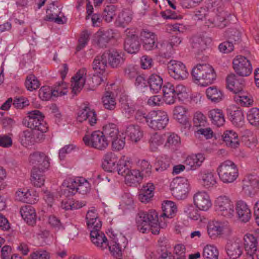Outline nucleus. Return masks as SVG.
Instances as JSON below:
<instances>
[{
    "instance_id": "57",
    "label": "nucleus",
    "mask_w": 259,
    "mask_h": 259,
    "mask_svg": "<svg viewBox=\"0 0 259 259\" xmlns=\"http://www.w3.org/2000/svg\"><path fill=\"white\" fill-rule=\"evenodd\" d=\"M25 86L28 90L33 91L38 89L40 84L38 80L34 75L30 74L26 78Z\"/></svg>"
},
{
    "instance_id": "32",
    "label": "nucleus",
    "mask_w": 259,
    "mask_h": 259,
    "mask_svg": "<svg viewBox=\"0 0 259 259\" xmlns=\"http://www.w3.org/2000/svg\"><path fill=\"white\" fill-rule=\"evenodd\" d=\"M155 186L152 183H147L143 186L141 191L138 195L139 200L142 203L149 202L154 196Z\"/></svg>"
},
{
    "instance_id": "42",
    "label": "nucleus",
    "mask_w": 259,
    "mask_h": 259,
    "mask_svg": "<svg viewBox=\"0 0 259 259\" xmlns=\"http://www.w3.org/2000/svg\"><path fill=\"white\" fill-rule=\"evenodd\" d=\"M206 94L207 98L214 103L220 102L224 98L223 92L215 86L208 88L206 90Z\"/></svg>"
},
{
    "instance_id": "45",
    "label": "nucleus",
    "mask_w": 259,
    "mask_h": 259,
    "mask_svg": "<svg viewBox=\"0 0 259 259\" xmlns=\"http://www.w3.org/2000/svg\"><path fill=\"white\" fill-rule=\"evenodd\" d=\"M235 101L243 106H249L252 104L253 100L251 96L248 93L240 91L234 96Z\"/></svg>"
},
{
    "instance_id": "33",
    "label": "nucleus",
    "mask_w": 259,
    "mask_h": 259,
    "mask_svg": "<svg viewBox=\"0 0 259 259\" xmlns=\"http://www.w3.org/2000/svg\"><path fill=\"white\" fill-rule=\"evenodd\" d=\"M21 215L24 221L29 225L36 223V214L35 209L30 205L22 206L20 210Z\"/></svg>"
},
{
    "instance_id": "50",
    "label": "nucleus",
    "mask_w": 259,
    "mask_h": 259,
    "mask_svg": "<svg viewBox=\"0 0 259 259\" xmlns=\"http://www.w3.org/2000/svg\"><path fill=\"white\" fill-rule=\"evenodd\" d=\"M219 255V250L215 245L207 244L204 246L203 252L204 259H218Z\"/></svg>"
},
{
    "instance_id": "37",
    "label": "nucleus",
    "mask_w": 259,
    "mask_h": 259,
    "mask_svg": "<svg viewBox=\"0 0 259 259\" xmlns=\"http://www.w3.org/2000/svg\"><path fill=\"white\" fill-rule=\"evenodd\" d=\"M208 115L212 123L218 127L223 126L225 122L224 114L220 109L214 108L210 110Z\"/></svg>"
},
{
    "instance_id": "3",
    "label": "nucleus",
    "mask_w": 259,
    "mask_h": 259,
    "mask_svg": "<svg viewBox=\"0 0 259 259\" xmlns=\"http://www.w3.org/2000/svg\"><path fill=\"white\" fill-rule=\"evenodd\" d=\"M136 224L138 230L143 233L151 230L153 234H158L159 229L166 226V221L160 219L157 212L154 209L139 212L136 218Z\"/></svg>"
},
{
    "instance_id": "2",
    "label": "nucleus",
    "mask_w": 259,
    "mask_h": 259,
    "mask_svg": "<svg viewBox=\"0 0 259 259\" xmlns=\"http://www.w3.org/2000/svg\"><path fill=\"white\" fill-rule=\"evenodd\" d=\"M135 117L138 122L146 123L154 131L164 129L169 122L167 113L161 110H153L149 112L143 110H138L136 111Z\"/></svg>"
},
{
    "instance_id": "40",
    "label": "nucleus",
    "mask_w": 259,
    "mask_h": 259,
    "mask_svg": "<svg viewBox=\"0 0 259 259\" xmlns=\"http://www.w3.org/2000/svg\"><path fill=\"white\" fill-rule=\"evenodd\" d=\"M226 83L228 89L235 94L242 91V85L238 81L236 75L233 73L227 76Z\"/></svg>"
},
{
    "instance_id": "21",
    "label": "nucleus",
    "mask_w": 259,
    "mask_h": 259,
    "mask_svg": "<svg viewBox=\"0 0 259 259\" xmlns=\"http://www.w3.org/2000/svg\"><path fill=\"white\" fill-rule=\"evenodd\" d=\"M229 118L232 124L236 126L241 127L244 123V115L239 107L231 105L227 109Z\"/></svg>"
},
{
    "instance_id": "30",
    "label": "nucleus",
    "mask_w": 259,
    "mask_h": 259,
    "mask_svg": "<svg viewBox=\"0 0 259 259\" xmlns=\"http://www.w3.org/2000/svg\"><path fill=\"white\" fill-rule=\"evenodd\" d=\"M163 100L167 105H172L176 101L174 85L170 82H166L162 88Z\"/></svg>"
},
{
    "instance_id": "51",
    "label": "nucleus",
    "mask_w": 259,
    "mask_h": 259,
    "mask_svg": "<svg viewBox=\"0 0 259 259\" xmlns=\"http://www.w3.org/2000/svg\"><path fill=\"white\" fill-rule=\"evenodd\" d=\"M43 171L33 168L31 174V182L36 187H40L44 185L45 178L42 173Z\"/></svg>"
},
{
    "instance_id": "12",
    "label": "nucleus",
    "mask_w": 259,
    "mask_h": 259,
    "mask_svg": "<svg viewBox=\"0 0 259 259\" xmlns=\"http://www.w3.org/2000/svg\"><path fill=\"white\" fill-rule=\"evenodd\" d=\"M167 67L170 76L176 80H185L189 76L185 65L180 61L170 60L168 62Z\"/></svg>"
},
{
    "instance_id": "46",
    "label": "nucleus",
    "mask_w": 259,
    "mask_h": 259,
    "mask_svg": "<svg viewBox=\"0 0 259 259\" xmlns=\"http://www.w3.org/2000/svg\"><path fill=\"white\" fill-rule=\"evenodd\" d=\"M84 205L83 202L66 198L62 201L61 207L66 210H74L80 208Z\"/></svg>"
},
{
    "instance_id": "31",
    "label": "nucleus",
    "mask_w": 259,
    "mask_h": 259,
    "mask_svg": "<svg viewBox=\"0 0 259 259\" xmlns=\"http://www.w3.org/2000/svg\"><path fill=\"white\" fill-rule=\"evenodd\" d=\"M243 247L245 252H256L258 241L257 238L252 234L246 233L243 237Z\"/></svg>"
},
{
    "instance_id": "34",
    "label": "nucleus",
    "mask_w": 259,
    "mask_h": 259,
    "mask_svg": "<svg viewBox=\"0 0 259 259\" xmlns=\"http://www.w3.org/2000/svg\"><path fill=\"white\" fill-rule=\"evenodd\" d=\"M19 137L20 142L25 147L33 145L38 141L36 134L32 130L24 131L19 134Z\"/></svg>"
},
{
    "instance_id": "59",
    "label": "nucleus",
    "mask_w": 259,
    "mask_h": 259,
    "mask_svg": "<svg viewBox=\"0 0 259 259\" xmlns=\"http://www.w3.org/2000/svg\"><path fill=\"white\" fill-rule=\"evenodd\" d=\"M247 118L251 124L259 125V109L253 108L249 110L247 114Z\"/></svg>"
},
{
    "instance_id": "38",
    "label": "nucleus",
    "mask_w": 259,
    "mask_h": 259,
    "mask_svg": "<svg viewBox=\"0 0 259 259\" xmlns=\"http://www.w3.org/2000/svg\"><path fill=\"white\" fill-rule=\"evenodd\" d=\"M125 134L132 142H137L143 137V133L140 126L131 124L127 126Z\"/></svg>"
},
{
    "instance_id": "24",
    "label": "nucleus",
    "mask_w": 259,
    "mask_h": 259,
    "mask_svg": "<svg viewBox=\"0 0 259 259\" xmlns=\"http://www.w3.org/2000/svg\"><path fill=\"white\" fill-rule=\"evenodd\" d=\"M87 70L82 68L72 77L71 89L74 94H77L82 89L85 82Z\"/></svg>"
},
{
    "instance_id": "11",
    "label": "nucleus",
    "mask_w": 259,
    "mask_h": 259,
    "mask_svg": "<svg viewBox=\"0 0 259 259\" xmlns=\"http://www.w3.org/2000/svg\"><path fill=\"white\" fill-rule=\"evenodd\" d=\"M125 35L124 50L128 53L136 54L140 50V44L137 35V29L135 28H128L124 31Z\"/></svg>"
},
{
    "instance_id": "39",
    "label": "nucleus",
    "mask_w": 259,
    "mask_h": 259,
    "mask_svg": "<svg viewBox=\"0 0 259 259\" xmlns=\"http://www.w3.org/2000/svg\"><path fill=\"white\" fill-rule=\"evenodd\" d=\"M95 37L98 44L103 47L114 37V32L112 29H101L96 32Z\"/></svg>"
},
{
    "instance_id": "26",
    "label": "nucleus",
    "mask_w": 259,
    "mask_h": 259,
    "mask_svg": "<svg viewBox=\"0 0 259 259\" xmlns=\"http://www.w3.org/2000/svg\"><path fill=\"white\" fill-rule=\"evenodd\" d=\"M78 177L67 178L65 179L62 184V194L68 197L74 195L77 192V185Z\"/></svg>"
},
{
    "instance_id": "14",
    "label": "nucleus",
    "mask_w": 259,
    "mask_h": 259,
    "mask_svg": "<svg viewBox=\"0 0 259 259\" xmlns=\"http://www.w3.org/2000/svg\"><path fill=\"white\" fill-rule=\"evenodd\" d=\"M234 218L242 223H247L250 220L252 213L250 206L246 202L242 200H238L234 204Z\"/></svg>"
},
{
    "instance_id": "48",
    "label": "nucleus",
    "mask_w": 259,
    "mask_h": 259,
    "mask_svg": "<svg viewBox=\"0 0 259 259\" xmlns=\"http://www.w3.org/2000/svg\"><path fill=\"white\" fill-rule=\"evenodd\" d=\"M108 247L113 255L119 256L121 255L125 245L120 244L118 238L116 236H114V238L110 240Z\"/></svg>"
},
{
    "instance_id": "58",
    "label": "nucleus",
    "mask_w": 259,
    "mask_h": 259,
    "mask_svg": "<svg viewBox=\"0 0 259 259\" xmlns=\"http://www.w3.org/2000/svg\"><path fill=\"white\" fill-rule=\"evenodd\" d=\"M217 11L219 13L217 14L215 18L213 19L211 23L219 27L223 28L227 25L226 13L223 11H219V10H217Z\"/></svg>"
},
{
    "instance_id": "16",
    "label": "nucleus",
    "mask_w": 259,
    "mask_h": 259,
    "mask_svg": "<svg viewBox=\"0 0 259 259\" xmlns=\"http://www.w3.org/2000/svg\"><path fill=\"white\" fill-rule=\"evenodd\" d=\"M233 68L239 76H248L252 72V66L250 61L245 57L237 56L232 62Z\"/></svg>"
},
{
    "instance_id": "60",
    "label": "nucleus",
    "mask_w": 259,
    "mask_h": 259,
    "mask_svg": "<svg viewBox=\"0 0 259 259\" xmlns=\"http://www.w3.org/2000/svg\"><path fill=\"white\" fill-rule=\"evenodd\" d=\"M68 85L65 82H59L53 90V96L59 97L65 95L68 93Z\"/></svg>"
},
{
    "instance_id": "8",
    "label": "nucleus",
    "mask_w": 259,
    "mask_h": 259,
    "mask_svg": "<svg viewBox=\"0 0 259 259\" xmlns=\"http://www.w3.org/2000/svg\"><path fill=\"white\" fill-rule=\"evenodd\" d=\"M23 124L30 128L45 133L48 130L43 114L38 110L29 111L23 120Z\"/></svg>"
},
{
    "instance_id": "1",
    "label": "nucleus",
    "mask_w": 259,
    "mask_h": 259,
    "mask_svg": "<svg viewBox=\"0 0 259 259\" xmlns=\"http://www.w3.org/2000/svg\"><path fill=\"white\" fill-rule=\"evenodd\" d=\"M132 161L129 158L119 172V176L124 179L126 184L136 187L140 184L144 178H149L152 174V165L145 159L139 160L137 165L140 168H132Z\"/></svg>"
},
{
    "instance_id": "61",
    "label": "nucleus",
    "mask_w": 259,
    "mask_h": 259,
    "mask_svg": "<svg viewBox=\"0 0 259 259\" xmlns=\"http://www.w3.org/2000/svg\"><path fill=\"white\" fill-rule=\"evenodd\" d=\"M77 182V192L84 194L89 192L91 186L86 179L82 177H78Z\"/></svg>"
},
{
    "instance_id": "63",
    "label": "nucleus",
    "mask_w": 259,
    "mask_h": 259,
    "mask_svg": "<svg viewBox=\"0 0 259 259\" xmlns=\"http://www.w3.org/2000/svg\"><path fill=\"white\" fill-rule=\"evenodd\" d=\"M116 8L114 5L107 6L104 9L103 12V18L107 22H110L112 21L115 15Z\"/></svg>"
},
{
    "instance_id": "23",
    "label": "nucleus",
    "mask_w": 259,
    "mask_h": 259,
    "mask_svg": "<svg viewBox=\"0 0 259 259\" xmlns=\"http://www.w3.org/2000/svg\"><path fill=\"white\" fill-rule=\"evenodd\" d=\"M124 54L120 51L112 50L104 53V57L112 68H117L124 62Z\"/></svg>"
},
{
    "instance_id": "10",
    "label": "nucleus",
    "mask_w": 259,
    "mask_h": 259,
    "mask_svg": "<svg viewBox=\"0 0 259 259\" xmlns=\"http://www.w3.org/2000/svg\"><path fill=\"white\" fill-rule=\"evenodd\" d=\"M170 188L174 197L178 200H184L188 196L190 183L186 178H177L170 183Z\"/></svg>"
},
{
    "instance_id": "47",
    "label": "nucleus",
    "mask_w": 259,
    "mask_h": 259,
    "mask_svg": "<svg viewBox=\"0 0 259 259\" xmlns=\"http://www.w3.org/2000/svg\"><path fill=\"white\" fill-rule=\"evenodd\" d=\"M107 63L104 53L95 59L93 63V68L95 72H98L99 74H103L105 71Z\"/></svg>"
},
{
    "instance_id": "49",
    "label": "nucleus",
    "mask_w": 259,
    "mask_h": 259,
    "mask_svg": "<svg viewBox=\"0 0 259 259\" xmlns=\"http://www.w3.org/2000/svg\"><path fill=\"white\" fill-rule=\"evenodd\" d=\"M102 132L105 135V137H108L111 140L120 134L117 125L113 123H108L105 124Z\"/></svg>"
},
{
    "instance_id": "62",
    "label": "nucleus",
    "mask_w": 259,
    "mask_h": 259,
    "mask_svg": "<svg viewBox=\"0 0 259 259\" xmlns=\"http://www.w3.org/2000/svg\"><path fill=\"white\" fill-rule=\"evenodd\" d=\"M180 137L178 135L172 133L168 137L165 146L169 148L175 149L180 145Z\"/></svg>"
},
{
    "instance_id": "64",
    "label": "nucleus",
    "mask_w": 259,
    "mask_h": 259,
    "mask_svg": "<svg viewBox=\"0 0 259 259\" xmlns=\"http://www.w3.org/2000/svg\"><path fill=\"white\" fill-rule=\"evenodd\" d=\"M50 253L45 250L39 249L33 251L28 259H50Z\"/></svg>"
},
{
    "instance_id": "55",
    "label": "nucleus",
    "mask_w": 259,
    "mask_h": 259,
    "mask_svg": "<svg viewBox=\"0 0 259 259\" xmlns=\"http://www.w3.org/2000/svg\"><path fill=\"white\" fill-rule=\"evenodd\" d=\"M193 122L194 126L196 127L204 126L207 122V120L203 113L198 111L193 115Z\"/></svg>"
},
{
    "instance_id": "44",
    "label": "nucleus",
    "mask_w": 259,
    "mask_h": 259,
    "mask_svg": "<svg viewBox=\"0 0 259 259\" xmlns=\"http://www.w3.org/2000/svg\"><path fill=\"white\" fill-rule=\"evenodd\" d=\"M175 93L179 101L184 102L189 98L190 93L189 89L182 84L174 85Z\"/></svg>"
},
{
    "instance_id": "53",
    "label": "nucleus",
    "mask_w": 259,
    "mask_h": 259,
    "mask_svg": "<svg viewBox=\"0 0 259 259\" xmlns=\"http://www.w3.org/2000/svg\"><path fill=\"white\" fill-rule=\"evenodd\" d=\"M104 107L108 110H113L116 107V101L113 94L109 92H106L102 98Z\"/></svg>"
},
{
    "instance_id": "6",
    "label": "nucleus",
    "mask_w": 259,
    "mask_h": 259,
    "mask_svg": "<svg viewBox=\"0 0 259 259\" xmlns=\"http://www.w3.org/2000/svg\"><path fill=\"white\" fill-rule=\"evenodd\" d=\"M216 171L220 181L224 184L233 183L239 176L237 165L230 160H226L220 162Z\"/></svg>"
},
{
    "instance_id": "56",
    "label": "nucleus",
    "mask_w": 259,
    "mask_h": 259,
    "mask_svg": "<svg viewBox=\"0 0 259 259\" xmlns=\"http://www.w3.org/2000/svg\"><path fill=\"white\" fill-rule=\"evenodd\" d=\"M112 148L114 151H119L123 149L125 144V137L119 134L116 137L111 139Z\"/></svg>"
},
{
    "instance_id": "13",
    "label": "nucleus",
    "mask_w": 259,
    "mask_h": 259,
    "mask_svg": "<svg viewBox=\"0 0 259 259\" xmlns=\"http://www.w3.org/2000/svg\"><path fill=\"white\" fill-rule=\"evenodd\" d=\"M227 231H230L227 222L213 220L209 221L207 225V234L211 239L221 237Z\"/></svg>"
},
{
    "instance_id": "52",
    "label": "nucleus",
    "mask_w": 259,
    "mask_h": 259,
    "mask_svg": "<svg viewBox=\"0 0 259 259\" xmlns=\"http://www.w3.org/2000/svg\"><path fill=\"white\" fill-rule=\"evenodd\" d=\"M198 210L196 207L195 208L194 206L190 204L185 207L184 212L185 214L191 220H200V221H202V219L201 218Z\"/></svg>"
},
{
    "instance_id": "9",
    "label": "nucleus",
    "mask_w": 259,
    "mask_h": 259,
    "mask_svg": "<svg viewBox=\"0 0 259 259\" xmlns=\"http://www.w3.org/2000/svg\"><path fill=\"white\" fill-rule=\"evenodd\" d=\"M83 141L87 146L101 151L106 150L109 145L106 137L102 131L99 130L85 135L83 138Z\"/></svg>"
},
{
    "instance_id": "22",
    "label": "nucleus",
    "mask_w": 259,
    "mask_h": 259,
    "mask_svg": "<svg viewBox=\"0 0 259 259\" xmlns=\"http://www.w3.org/2000/svg\"><path fill=\"white\" fill-rule=\"evenodd\" d=\"M85 219L88 229L90 232L92 231L101 230L102 224L96 209L92 208L89 210Z\"/></svg>"
},
{
    "instance_id": "25",
    "label": "nucleus",
    "mask_w": 259,
    "mask_h": 259,
    "mask_svg": "<svg viewBox=\"0 0 259 259\" xmlns=\"http://www.w3.org/2000/svg\"><path fill=\"white\" fill-rule=\"evenodd\" d=\"M140 38L143 47L146 51H151L154 48H158V45L155 43L157 38L154 33L143 30L141 32Z\"/></svg>"
},
{
    "instance_id": "27",
    "label": "nucleus",
    "mask_w": 259,
    "mask_h": 259,
    "mask_svg": "<svg viewBox=\"0 0 259 259\" xmlns=\"http://www.w3.org/2000/svg\"><path fill=\"white\" fill-rule=\"evenodd\" d=\"M226 249L228 255L232 259H237L242 254L240 242L237 239H232L228 241Z\"/></svg>"
},
{
    "instance_id": "19",
    "label": "nucleus",
    "mask_w": 259,
    "mask_h": 259,
    "mask_svg": "<svg viewBox=\"0 0 259 259\" xmlns=\"http://www.w3.org/2000/svg\"><path fill=\"white\" fill-rule=\"evenodd\" d=\"M45 19L59 24H63L66 21V19L62 13L61 9L54 3L51 4L47 9Z\"/></svg>"
},
{
    "instance_id": "17",
    "label": "nucleus",
    "mask_w": 259,
    "mask_h": 259,
    "mask_svg": "<svg viewBox=\"0 0 259 259\" xmlns=\"http://www.w3.org/2000/svg\"><path fill=\"white\" fill-rule=\"evenodd\" d=\"M193 203L200 211H207L212 206V202L208 193L205 191H198L193 195Z\"/></svg>"
},
{
    "instance_id": "29",
    "label": "nucleus",
    "mask_w": 259,
    "mask_h": 259,
    "mask_svg": "<svg viewBox=\"0 0 259 259\" xmlns=\"http://www.w3.org/2000/svg\"><path fill=\"white\" fill-rule=\"evenodd\" d=\"M92 242L97 247L101 249H106L109 242L105 235L101 230L92 231L90 232Z\"/></svg>"
},
{
    "instance_id": "5",
    "label": "nucleus",
    "mask_w": 259,
    "mask_h": 259,
    "mask_svg": "<svg viewBox=\"0 0 259 259\" xmlns=\"http://www.w3.org/2000/svg\"><path fill=\"white\" fill-rule=\"evenodd\" d=\"M213 208L219 216L229 220L234 219V203L229 196L222 194L216 197Z\"/></svg>"
},
{
    "instance_id": "43",
    "label": "nucleus",
    "mask_w": 259,
    "mask_h": 259,
    "mask_svg": "<svg viewBox=\"0 0 259 259\" xmlns=\"http://www.w3.org/2000/svg\"><path fill=\"white\" fill-rule=\"evenodd\" d=\"M133 12L130 9L123 10L119 14L116 21L117 25L119 26L124 27L132 20Z\"/></svg>"
},
{
    "instance_id": "28",
    "label": "nucleus",
    "mask_w": 259,
    "mask_h": 259,
    "mask_svg": "<svg viewBox=\"0 0 259 259\" xmlns=\"http://www.w3.org/2000/svg\"><path fill=\"white\" fill-rule=\"evenodd\" d=\"M240 37V33L238 31H235L234 33H231L229 36V40L224 41L219 45L218 49L220 52L224 54H228L232 52L234 49L233 41L239 40Z\"/></svg>"
},
{
    "instance_id": "41",
    "label": "nucleus",
    "mask_w": 259,
    "mask_h": 259,
    "mask_svg": "<svg viewBox=\"0 0 259 259\" xmlns=\"http://www.w3.org/2000/svg\"><path fill=\"white\" fill-rule=\"evenodd\" d=\"M148 83L152 93H157L163 84L162 77L156 74H152L149 78Z\"/></svg>"
},
{
    "instance_id": "15",
    "label": "nucleus",
    "mask_w": 259,
    "mask_h": 259,
    "mask_svg": "<svg viewBox=\"0 0 259 259\" xmlns=\"http://www.w3.org/2000/svg\"><path fill=\"white\" fill-rule=\"evenodd\" d=\"M197 180L199 184L206 189L216 188L218 185L217 178L212 169L200 170L197 174Z\"/></svg>"
},
{
    "instance_id": "18",
    "label": "nucleus",
    "mask_w": 259,
    "mask_h": 259,
    "mask_svg": "<svg viewBox=\"0 0 259 259\" xmlns=\"http://www.w3.org/2000/svg\"><path fill=\"white\" fill-rule=\"evenodd\" d=\"M189 112L188 108L184 105H179L175 106L172 110L174 119L178 123L190 129L192 127L191 122L187 116Z\"/></svg>"
},
{
    "instance_id": "20",
    "label": "nucleus",
    "mask_w": 259,
    "mask_h": 259,
    "mask_svg": "<svg viewBox=\"0 0 259 259\" xmlns=\"http://www.w3.org/2000/svg\"><path fill=\"white\" fill-rule=\"evenodd\" d=\"M205 159V154L203 153H192L187 156L184 164L189 170L195 171L203 165Z\"/></svg>"
},
{
    "instance_id": "4",
    "label": "nucleus",
    "mask_w": 259,
    "mask_h": 259,
    "mask_svg": "<svg viewBox=\"0 0 259 259\" xmlns=\"http://www.w3.org/2000/svg\"><path fill=\"white\" fill-rule=\"evenodd\" d=\"M193 82L200 87H206L216 79L217 74L213 68L207 64H198L192 71Z\"/></svg>"
},
{
    "instance_id": "54",
    "label": "nucleus",
    "mask_w": 259,
    "mask_h": 259,
    "mask_svg": "<svg viewBox=\"0 0 259 259\" xmlns=\"http://www.w3.org/2000/svg\"><path fill=\"white\" fill-rule=\"evenodd\" d=\"M164 139L163 136L158 133H154L151 135L149 139L150 148L154 151L158 146L163 144Z\"/></svg>"
},
{
    "instance_id": "35",
    "label": "nucleus",
    "mask_w": 259,
    "mask_h": 259,
    "mask_svg": "<svg viewBox=\"0 0 259 259\" xmlns=\"http://www.w3.org/2000/svg\"><path fill=\"white\" fill-rule=\"evenodd\" d=\"M222 137L224 142L228 147L236 149L239 146L238 135L235 131L227 130L224 133Z\"/></svg>"
},
{
    "instance_id": "36",
    "label": "nucleus",
    "mask_w": 259,
    "mask_h": 259,
    "mask_svg": "<svg viewBox=\"0 0 259 259\" xmlns=\"http://www.w3.org/2000/svg\"><path fill=\"white\" fill-rule=\"evenodd\" d=\"M162 210L163 213L160 216V219H162L164 221L165 218H172L175 215L177 211V207L173 201L166 200L162 204Z\"/></svg>"
},
{
    "instance_id": "7",
    "label": "nucleus",
    "mask_w": 259,
    "mask_h": 259,
    "mask_svg": "<svg viewBox=\"0 0 259 259\" xmlns=\"http://www.w3.org/2000/svg\"><path fill=\"white\" fill-rule=\"evenodd\" d=\"M128 158L125 156L119 158L115 153L107 152L103 156L102 166L106 171L119 175Z\"/></svg>"
}]
</instances>
